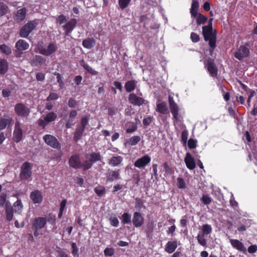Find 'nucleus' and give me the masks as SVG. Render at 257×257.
<instances>
[{
    "label": "nucleus",
    "instance_id": "1",
    "mask_svg": "<svg viewBox=\"0 0 257 257\" xmlns=\"http://www.w3.org/2000/svg\"><path fill=\"white\" fill-rule=\"evenodd\" d=\"M212 18L209 20L207 25L202 27V35L205 42H208L209 52L211 56H212L213 52L216 47L217 33L215 30L213 31L212 28Z\"/></svg>",
    "mask_w": 257,
    "mask_h": 257
},
{
    "label": "nucleus",
    "instance_id": "2",
    "mask_svg": "<svg viewBox=\"0 0 257 257\" xmlns=\"http://www.w3.org/2000/svg\"><path fill=\"white\" fill-rule=\"evenodd\" d=\"M38 25L37 20H34L28 21L20 29L19 35L22 38H27L30 34L36 29Z\"/></svg>",
    "mask_w": 257,
    "mask_h": 257
},
{
    "label": "nucleus",
    "instance_id": "3",
    "mask_svg": "<svg viewBox=\"0 0 257 257\" xmlns=\"http://www.w3.org/2000/svg\"><path fill=\"white\" fill-rule=\"evenodd\" d=\"M47 223V218L44 217H36L32 223V228L34 231V235L38 237L40 233L39 230L44 228Z\"/></svg>",
    "mask_w": 257,
    "mask_h": 257
},
{
    "label": "nucleus",
    "instance_id": "4",
    "mask_svg": "<svg viewBox=\"0 0 257 257\" xmlns=\"http://www.w3.org/2000/svg\"><path fill=\"white\" fill-rule=\"evenodd\" d=\"M86 158L88 160L84 161L85 164V170L90 169L94 163L101 161L102 158L99 152L86 154Z\"/></svg>",
    "mask_w": 257,
    "mask_h": 257
},
{
    "label": "nucleus",
    "instance_id": "5",
    "mask_svg": "<svg viewBox=\"0 0 257 257\" xmlns=\"http://www.w3.org/2000/svg\"><path fill=\"white\" fill-rule=\"evenodd\" d=\"M249 44L245 43L237 49V51L234 53V57L238 60L242 61L249 56Z\"/></svg>",
    "mask_w": 257,
    "mask_h": 257
},
{
    "label": "nucleus",
    "instance_id": "6",
    "mask_svg": "<svg viewBox=\"0 0 257 257\" xmlns=\"http://www.w3.org/2000/svg\"><path fill=\"white\" fill-rule=\"evenodd\" d=\"M14 110L18 116L23 118H27L31 112L30 108L23 103L16 104Z\"/></svg>",
    "mask_w": 257,
    "mask_h": 257
},
{
    "label": "nucleus",
    "instance_id": "7",
    "mask_svg": "<svg viewBox=\"0 0 257 257\" xmlns=\"http://www.w3.org/2000/svg\"><path fill=\"white\" fill-rule=\"evenodd\" d=\"M32 165L28 162H24L21 168L20 177L21 180H27L32 175Z\"/></svg>",
    "mask_w": 257,
    "mask_h": 257
},
{
    "label": "nucleus",
    "instance_id": "8",
    "mask_svg": "<svg viewBox=\"0 0 257 257\" xmlns=\"http://www.w3.org/2000/svg\"><path fill=\"white\" fill-rule=\"evenodd\" d=\"M43 139L45 143L50 147L57 150L61 149V144L54 136L49 134L45 135L44 136Z\"/></svg>",
    "mask_w": 257,
    "mask_h": 257
},
{
    "label": "nucleus",
    "instance_id": "9",
    "mask_svg": "<svg viewBox=\"0 0 257 257\" xmlns=\"http://www.w3.org/2000/svg\"><path fill=\"white\" fill-rule=\"evenodd\" d=\"M68 163L70 167L74 169L83 168L85 170V162L82 163L78 154L72 155L69 159Z\"/></svg>",
    "mask_w": 257,
    "mask_h": 257
},
{
    "label": "nucleus",
    "instance_id": "10",
    "mask_svg": "<svg viewBox=\"0 0 257 257\" xmlns=\"http://www.w3.org/2000/svg\"><path fill=\"white\" fill-rule=\"evenodd\" d=\"M204 64L210 75L212 77H216L218 74V69L214 63V60L212 58H208Z\"/></svg>",
    "mask_w": 257,
    "mask_h": 257
},
{
    "label": "nucleus",
    "instance_id": "11",
    "mask_svg": "<svg viewBox=\"0 0 257 257\" xmlns=\"http://www.w3.org/2000/svg\"><path fill=\"white\" fill-rule=\"evenodd\" d=\"M129 102L133 105L140 106L143 104L148 103V101L143 98L137 96L135 93H130L128 97Z\"/></svg>",
    "mask_w": 257,
    "mask_h": 257
},
{
    "label": "nucleus",
    "instance_id": "12",
    "mask_svg": "<svg viewBox=\"0 0 257 257\" xmlns=\"http://www.w3.org/2000/svg\"><path fill=\"white\" fill-rule=\"evenodd\" d=\"M38 49L41 54L45 56H49L56 52L57 47L55 44L51 43L49 44L47 49L44 48L42 46L39 47Z\"/></svg>",
    "mask_w": 257,
    "mask_h": 257
},
{
    "label": "nucleus",
    "instance_id": "13",
    "mask_svg": "<svg viewBox=\"0 0 257 257\" xmlns=\"http://www.w3.org/2000/svg\"><path fill=\"white\" fill-rule=\"evenodd\" d=\"M168 99L170 111L173 114V118L176 120H178L179 107L172 96H169Z\"/></svg>",
    "mask_w": 257,
    "mask_h": 257
},
{
    "label": "nucleus",
    "instance_id": "14",
    "mask_svg": "<svg viewBox=\"0 0 257 257\" xmlns=\"http://www.w3.org/2000/svg\"><path fill=\"white\" fill-rule=\"evenodd\" d=\"M13 137L14 141L17 143H19L22 140L23 131L21 127L20 122L18 121L15 123Z\"/></svg>",
    "mask_w": 257,
    "mask_h": 257
},
{
    "label": "nucleus",
    "instance_id": "15",
    "mask_svg": "<svg viewBox=\"0 0 257 257\" xmlns=\"http://www.w3.org/2000/svg\"><path fill=\"white\" fill-rule=\"evenodd\" d=\"M151 160V157L149 155H146L136 160L134 166L138 168H144L150 163Z\"/></svg>",
    "mask_w": 257,
    "mask_h": 257
},
{
    "label": "nucleus",
    "instance_id": "16",
    "mask_svg": "<svg viewBox=\"0 0 257 257\" xmlns=\"http://www.w3.org/2000/svg\"><path fill=\"white\" fill-rule=\"evenodd\" d=\"M133 225L136 227H141L144 223V218L140 212H135L132 219Z\"/></svg>",
    "mask_w": 257,
    "mask_h": 257
},
{
    "label": "nucleus",
    "instance_id": "17",
    "mask_svg": "<svg viewBox=\"0 0 257 257\" xmlns=\"http://www.w3.org/2000/svg\"><path fill=\"white\" fill-rule=\"evenodd\" d=\"M77 24L75 19H71L65 25L63 26V29L65 31V35L69 36Z\"/></svg>",
    "mask_w": 257,
    "mask_h": 257
},
{
    "label": "nucleus",
    "instance_id": "18",
    "mask_svg": "<svg viewBox=\"0 0 257 257\" xmlns=\"http://www.w3.org/2000/svg\"><path fill=\"white\" fill-rule=\"evenodd\" d=\"M13 121V118L8 116L4 115L0 118V131L11 126Z\"/></svg>",
    "mask_w": 257,
    "mask_h": 257
},
{
    "label": "nucleus",
    "instance_id": "19",
    "mask_svg": "<svg viewBox=\"0 0 257 257\" xmlns=\"http://www.w3.org/2000/svg\"><path fill=\"white\" fill-rule=\"evenodd\" d=\"M30 197L35 204L41 203L43 199L42 192L39 190H35L31 192Z\"/></svg>",
    "mask_w": 257,
    "mask_h": 257
},
{
    "label": "nucleus",
    "instance_id": "20",
    "mask_svg": "<svg viewBox=\"0 0 257 257\" xmlns=\"http://www.w3.org/2000/svg\"><path fill=\"white\" fill-rule=\"evenodd\" d=\"M186 167L189 170H193L196 167V163L194 159L190 153H187L184 159Z\"/></svg>",
    "mask_w": 257,
    "mask_h": 257
},
{
    "label": "nucleus",
    "instance_id": "21",
    "mask_svg": "<svg viewBox=\"0 0 257 257\" xmlns=\"http://www.w3.org/2000/svg\"><path fill=\"white\" fill-rule=\"evenodd\" d=\"M230 242L234 248L239 251L245 252L246 250L243 243L237 239H230Z\"/></svg>",
    "mask_w": 257,
    "mask_h": 257
},
{
    "label": "nucleus",
    "instance_id": "22",
    "mask_svg": "<svg viewBox=\"0 0 257 257\" xmlns=\"http://www.w3.org/2000/svg\"><path fill=\"white\" fill-rule=\"evenodd\" d=\"M177 247V241H169L166 244L165 250L168 253H172L175 251Z\"/></svg>",
    "mask_w": 257,
    "mask_h": 257
},
{
    "label": "nucleus",
    "instance_id": "23",
    "mask_svg": "<svg viewBox=\"0 0 257 257\" xmlns=\"http://www.w3.org/2000/svg\"><path fill=\"white\" fill-rule=\"evenodd\" d=\"M15 48L19 51H25L29 49V43L24 40L20 39L16 43Z\"/></svg>",
    "mask_w": 257,
    "mask_h": 257
},
{
    "label": "nucleus",
    "instance_id": "24",
    "mask_svg": "<svg viewBox=\"0 0 257 257\" xmlns=\"http://www.w3.org/2000/svg\"><path fill=\"white\" fill-rule=\"evenodd\" d=\"M120 171L119 169L110 171L107 176V181L113 182L114 180L119 179Z\"/></svg>",
    "mask_w": 257,
    "mask_h": 257
},
{
    "label": "nucleus",
    "instance_id": "25",
    "mask_svg": "<svg viewBox=\"0 0 257 257\" xmlns=\"http://www.w3.org/2000/svg\"><path fill=\"white\" fill-rule=\"evenodd\" d=\"M137 81L135 80H131L126 81L124 84V88L127 92L130 93L133 91L136 88Z\"/></svg>",
    "mask_w": 257,
    "mask_h": 257
},
{
    "label": "nucleus",
    "instance_id": "26",
    "mask_svg": "<svg viewBox=\"0 0 257 257\" xmlns=\"http://www.w3.org/2000/svg\"><path fill=\"white\" fill-rule=\"evenodd\" d=\"M6 213L7 220L9 221H11L14 216V209L9 202H7L6 204Z\"/></svg>",
    "mask_w": 257,
    "mask_h": 257
},
{
    "label": "nucleus",
    "instance_id": "27",
    "mask_svg": "<svg viewBox=\"0 0 257 257\" xmlns=\"http://www.w3.org/2000/svg\"><path fill=\"white\" fill-rule=\"evenodd\" d=\"M46 60L45 58L40 55H35L33 57L31 61L33 65H42L46 63Z\"/></svg>",
    "mask_w": 257,
    "mask_h": 257
},
{
    "label": "nucleus",
    "instance_id": "28",
    "mask_svg": "<svg viewBox=\"0 0 257 257\" xmlns=\"http://www.w3.org/2000/svg\"><path fill=\"white\" fill-rule=\"evenodd\" d=\"M95 45V40L93 38H87L83 40L82 46L88 49L92 48Z\"/></svg>",
    "mask_w": 257,
    "mask_h": 257
},
{
    "label": "nucleus",
    "instance_id": "29",
    "mask_svg": "<svg viewBox=\"0 0 257 257\" xmlns=\"http://www.w3.org/2000/svg\"><path fill=\"white\" fill-rule=\"evenodd\" d=\"M156 110L163 114L167 113L168 112V109L167 108L166 103L163 101L161 103H157Z\"/></svg>",
    "mask_w": 257,
    "mask_h": 257
},
{
    "label": "nucleus",
    "instance_id": "30",
    "mask_svg": "<svg viewBox=\"0 0 257 257\" xmlns=\"http://www.w3.org/2000/svg\"><path fill=\"white\" fill-rule=\"evenodd\" d=\"M122 161V157L118 156H113L111 157L110 159L108 160V163L111 165L112 166L115 167L118 166L121 164Z\"/></svg>",
    "mask_w": 257,
    "mask_h": 257
},
{
    "label": "nucleus",
    "instance_id": "31",
    "mask_svg": "<svg viewBox=\"0 0 257 257\" xmlns=\"http://www.w3.org/2000/svg\"><path fill=\"white\" fill-rule=\"evenodd\" d=\"M85 130L81 128L80 127H77L74 133L73 140L75 142L77 143L78 141L81 139L82 137Z\"/></svg>",
    "mask_w": 257,
    "mask_h": 257
},
{
    "label": "nucleus",
    "instance_id": "32",
    "mask_svg": "<svg viewBox=\"0 0 257 257\" xmlns=\"http://www.w3.org/2000/svg\"><path fill=\"white\" fill-rule=\"evenodd\" d=\"M9 68L8 61L5 59H0V74L4 75L7 73Z\"/></svg>",
    "mask_w": 257,
    "mask_h": 257
},
{
    "label": "nucleus",
    "instance_id": "33",
    "mask_svg": "<svg viewBox=\"0 0 257 257\" xmlns=\"http://www.w3.org/2000/svg\"><path fill=\"white\" fill-rule=\"evenodd\" d=\"M141 138L139 136H134L128 139L125 143V145L134 146L137 145L141 141Z\"/></svg>",
    "mask_w": 257,
    "mask_h": 257
},
{
    "label": "nucleus",
    "instance_id": "34",
    "mask_svg": "<svg viewBox=\"0 0 257 257\" xmlns=\"http://www.w3.org/2000/svg\"><path fill=\"white\" fill-rule=\"evenodd\" d=\"M26 15V10L25 8H22L20 10H18L15 17L16 19L20 21H23L25 18Z\"/></svg>",
    "mask_w": 257,
    "mask_h": 257
},
{
    "label": "nucleus",
    "instance_id": "35",
    "mask_svg": "<svg viewBox=\"0 0 257 257\" xmlns=\"http://www.w3.org/2000/svg\"><path fill=\"white\" fill-rule=\"evenodd\" d=\"M9 11V7L3 2H0V18L7 15Z\"/></svg>",
    "mask_w": 257,
    "mask_h": 257
},
{
    "label": "nucleus",
    "instance_id": "36",
    "mask_svg": "<svg viewBox=\"0 0 257 257\" xmlns=\"http://www.w3.org/2000/svg\"><path fill=\"white\" fill-rule=\"evenodd\" d=\"M57 116L56 113L51 111L48 113L44 117V118L46 122L49 123L55 121L57 118Z\"/></svg>",
    "mask_w": 257,
    "mask_h": 257
},
{
    "label": "nucleus",
    "instance_id": "37",
    "mask_svg": "<svg viewBox=\"0 0 257 257\" xmlns=\"http://www.w3.org/2000/svg\"><path fill=\"white\" fill-rule=\"evenodd\" d=\"M81 66L85 69L91 75H96L98 74V72L92 69L88 64L84 63V61L82 60V64Z\"/></svg>",
    "mask_w": 257,
    "mask_h": 257
},
{
    "label": "nucleus",
    "instance_id": "38",
    "mask_svg": "<svg viewBox=\"0 0 257 257\" xmlns=\"http://www.w3.org/2000/svg\"><path fill=\"white\" fill-rule=\"evenodd\" d=\"M94 190L95 193L99 197H102L106 193L105 188L103 186H99L97 187H95Z\"/></svg>",
    "mask_w": 257,
    "mask_h": 257
},
{
    "label": "nucleus",
    "instance_id": "39",
    "mask_svg": "<svg viewBox=\"0 0 257 257\" xmlns=\"http://www.w3.org/2000/svg\"><path fill=\"white\" fill-rule=\"evenodd\" d=\"M208 18L207 17L199 13L197 17L196 22L198 25H200L205 24Z\"/></svg>",
    "mask_w": 257,
    "mask_h": 257
},
{
    "label": "nucleus",
    "instance_id": "40",
    "mask_svg": "<svg viewBox=\"0 0 257 257\" xmlns=\"http://www.w3.org/2000/svg\"><path fill=\"white\" fill-rule=\"evenodd\" d=\"M131 222V215L128 213H123L121 216V223L123 224H128Z\"/></svg>",
    "mask_w": 257,
    "mask_h": 257
},
{
    "label": "nucleus",
    "instance_id": "41",
    "mask_svg": "<svg viewBox=\"0 0 257 257\" xmlns=\"http://www.w3.org/2000/svg\"><path fill=\"white\" fill-rule=\"evenodd\" d=\"M131 0H118L119 9L123 11L130 4Z\"/></svg>",
    "mask_w": 257,
    "mask_h": 257
},
{
    "label": "nucleus",
    "instance_id": "42",
    "mask_svg": "<svg viewBox=\"0 0 257 257\" xmlns=\"http://www.w3.org/2000/svg\"><path fill=\"white\" fill-rule=\"evenodd\" d=\"M136 203H135V208L139 210H141L142 208H145V206L144 205V203L143 200L139 197H137L135 198Z\"/></svg>",
    "mask_w": 257,
    "mask_h": 257
},
{
    "label": "nucleus",
    "instance_id": "43",
    "mask_svg": "<svg viewBox=\"0 0 257 257\" xmlns=\"http://www.w3.org/2000/svg\"><path fill=\"white\" fill-rule=\"evenodd\" d=\"M202 234L205 235H207L208 234L211 233L212 231V228L211 226L208 224H205L202 225Z\"/></svg>",
    "mask_w": 257,
    "mask_h": 257
},
{
    "label": "nucleus",
    "instance_id": "44",
    "mask_svg": "<svg viewBox=\"0 0 257 257\" xmlns=\"http://www.w3.org/2000/svg\"><path fill=\"white\" fill-rule=\"evenodd\" d=\"M0 50L7 55H9L12 53V50L11 48L7 46L6 44H2L0 45Z\"/></svg>",
    "mask_w": 257,
    "mask_h": 257
},
{
    "label": "nucleus",
    "instance_id": "45",
    "mask_svg": "<svg viewBox=\"0 0 257 257\" xmlns=\"http://www.w3.org/2000/svg\"><path fill=\"white\" fill-rule=\"evenodd\" d=\"M205 235L202 233H199L197 237L198 243L203 246H205L207 244L206 240L204 238Z\"/></svg>",
    "mask_w": 257,
    "mask_h": 257
},
{
    "label": "nucleus",
    "instance_id": "46",
    "mask_svg": "<svg viewBox=\"0 0 257 257\" xmlns=\"http://www.w3.org/2000/svg\"><path fill=\"white\" fill-rule=\"evenodd\" d=\"M212 200V198L208 194L203 195L202 198H201V201L205 205L210 204L211 203Z\"/></svg>",
    "mask_w": 257,
    "mask_h": 257
},
{
    "label": "nucleus",
    "instance_id": "47",
    "mask_svg": "<svg viewBox=\"0 0 257 257\" xmlns=\"http://www.w3.org/2000/svg\"><path fill=\"white\" fill-rule=\"evenodd\" d=\"M89 118L88 116L86 115L83 116L80 120V126H79L81 128L85 130V127L88 123Z\"/></svg>",
    "mask_w": 257,
    "mask_h": 257
},
{
    "label": "nucleus",
    "instance_id": "48",
    "mask_svg": "<svg viewBox=\"0 0 257 257\" xmlns=\"http://www.w3.org/2000/svg\"><path fill=\"white\" fill-rule=\"evenodd\" d=\"M188 137V132L187 130H184L181 134V141L184 145H186Z\"/></svg>",
    "mask_w": 257,
    "mask_h": 257
},
{
    "label": "nucleus",
    "instance_id": "49",
    "mask_svg": "<svg viewBox=\"0 0 257 257\" xmlns=\"http://www.w3.org/2000/svg\"><path fill=\"white\" fill-rule=\"evenodd\" d=\"M14 207H15V211H20L23 207V204L21 200H17L14 204Z\"/></svg>",
    "mask_w": 257,
    "mask_h": 257
},
{
    "label": "nucleus",
    "instance_id": "50",
    "mask_svg": "<svg viewBox=\"0 0 257 257\" xmlns=\"http://www.w3.org/2000/svg\"><path fill=\"white\" fill-rule=\"evenodd\" d=\"M197 141L196 140L190 139L188 141V147L190 149H193L197 147Z\"/></svg>",
    "mask_w": 257,
    "mask_h": 257
},
{
    "label": "nucleus",
    "instance_id": "51",
    "mask_svg": "<svg viewBox=\"0 0 257 257\" xmlns=\"http://www.w3.org/2000/svg\"><path fill=\"white\" fill-rule=\"evenodd\" d=\"M131 123L132 124L131 127L126 129V133L127 134L132 133L137 130L138 126L137 123L134 122H131Z\"/></svg>",
    "mask_w": 257,
    "mask_h": 257
},
{
    "label": "nucleus",
    "instance_id": "52",
    "mask_svg": "<svg viewBox=\"0 0 257 257\" xmlns=\"http://www.w3.org/2000/svg\"><path fill=\"white\" fill-rule=\"evenodd\" d=\"M177 186L180 189H185L186 188V183L183 178H178Z\"/></svg>",
    "mask_w": 257,
    "mask_h": 257
},
{
    "label": "nucleus",
    "instance_id": "53",
    "mask_svg": "<svg viewBox=\"0 0 257 257\" xmlns=\"http://www.w3.org/2000/svg\"><path fill=\"white\" fill-rule=\"evenodd\" d=\"M68 105L70 108H75L78 105V102L73 98L71 97L69 99Z\"/></svg>",
    "mask_w": 257,
    "mask_h": 257
},
{
    "label": "nucleus",
    "instance_id": "54",
    "mask_svg": "<svg viewBox=\"0 0 257 257\" xmlns=\"http://www.w3.org/2000/svg\"><path fill=\"white\" fill-rule=\"evenodd\" d=\"M190 39L193 43H197L200 41V36L194 32H192L190 35Z\"/></svg>",
    "mask_w": 257,
    "mask_h": 257
},
{
    "label": "nucleus",
    "instance_id": "55",
    "mask_svg": "<svg viewBox=\"0 0 257 257\" xmlns=\"http://www.w3.org/2000/svg\"><path fill=\"white\" fill-rule=\"evenodd\" d=\"M163 167L165 170V173L168 175H171L173 173V171L172 168L168 165V163L165 162L163 164Z\"/></svg>",
    "mask_w": 257,
    "mask_h": 257
},
{
    "label": "nucleus",
    "instance_id": "56",
    "mask_svg": "<svg viewBox=\"0 0 257 257\" xmlns=\"http://www.w3.org/2000/svg\"><path fill=\"white\" fill-rule=\"evenodd\" d=\"M59 98L58 95L56 93L51 92L46 98L47 101H52L57 100Z\"/></svg>",
    "mask_w": 257,
    "mask_h": 257
},
{
    "label": "nucleus",
    "instance_id": "57",
    "mask_svg": "<svg viewBox=\"0 0 257 257\" xmlns=\"http://www.w3.org/2000/svg\"><path fill=\"white\" fill-rule=\"evenodd\" d=\"M47 218V221L52 225H55L56 222V216L51 214H49Z\"/></svg>",
    "mask_w": 257,
    "mask_h": 257
},
{
    "label": "nucleus",
    "instance_id": "58",
    "mask_svg": "<svg viewBox=\"0 0 257 257\" xmlns=\"http://www.w3.org/2000/svg\"><path fill=\"white\" fill-rule=\"evenodd\" d=\"M155 227V224L153 221H151L148 222L147 225V229L146 232L147 233H151L153 232L154 228Z\"/></svg>",
    "mask_w": 257,
    "mask_h": 257
},
{
    "label": "nucleus",
    "instance_id": "59",
    "mask_svg": "<svg viewBox=\"0 0 257 257\" xmlns=\"http://www.w3.org/2000/svg\"><path fill=\"white\" fill-rule=\"evenodd\" d=\"M114 250L113 248L106 247L104 250L105 256H112L114 254Z\"/></svg>",
    "mask_w": 257,
    "mask_h": 257
},
{
    "label": "nucleus",
    "instance_id": "60",
    "mask_svg": "<svg viewBox=\"0 0 257 257\" xmlns=\"http://www.w3.org/2000/svg\"><path fill=\"white\" fill-rule=\"evenodd\" d=\"M110 222L111 225L114 227H117L119 224V221L116 217H110Z\"/></svg>",
    "mask_w": 257,
    "mask_h": 257
},
{
    "label": "nucleus",
    "instance_id": "61",
    "mask_svg": "<svg viewBox=\"0 0 257 257\" xmlns=\"http://www.w3.org/2000/svg\"><path fill=\"white\" fill-rule=\"evenodd\" d=\"M153 119V117L151 116L144 118L143 120V124L145 126L149 125L152 122Z\"/></svg>",
    "mask_w": 257,
    "mask_h": 257
},
{
    "label": "nucleus",
    "instance_id": "62",
    "mask_svg": "<svg viewBox=\"0 0 257 257\" xmlns=\"http://www.w3.org/2000/svg\"><path fill=\"white\" fill-rule=\"evenodd\" d=\"M72 250V253L74 256H78V249L77 247L76 244L75 242H73L71 244Z\"/></svg>",
    "mask_w": 257,
    "mask_h": 257
},
{
    "label": "nucleus",
    "instance_id": "63",
    "mask_svg": "<svg viewBox=\"0 0 257 257\" xmlns=\"http://www.w3.org/2000/svg\"><path fill=\"white\" fill-rule=\"evenodd\" d=\"M36 78L37 81L43 82L45 80V75L41 72H38L36 75Z\"/></svg>",
    "mask_w": 257,
    "mask_h": 257
},
{
    "label": "nucleus",
    "instance_id": "64",
    "mask_svg": "<svg viewBox=\"0 0 257 257\" xmlns=\"http://www.w3.org/2000/svg\"><path fill=\"white\" fill-rule=\"evenodd\" d=\"M57 21L60 24H62L66 22V18L63 15H61L59 16L57 18Z\"/></svg>",
    "mask_w": 257,
    "mask_h": 257
}]
</instances>
